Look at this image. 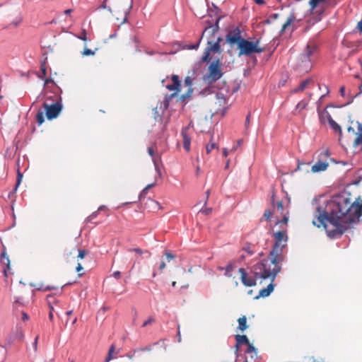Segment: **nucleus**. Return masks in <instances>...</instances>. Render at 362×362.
<instances>
[{
    "mask_svg": "<svg viewBox=\"0 0 362 362\" xmlns=\"http://www.w3.org/2000/svg\"><path fill=\"white\" fill-rule=\"evenodd\" d=\"M362 216V197H357L352 202L344 194L334 196L329 201L325 207L322 206L315 209L313 220L314 226H323L327 235L337 238L350 227L351 224L358 221Z\"/></svg>",
    "mask_w": 362,
    "mask_h": 362,
    "instance_id": "f257e3e1",
    "label": "nucleus"
},
{
    "mask_svg": "<svg viewBox=\"0 0 362 362\" xmlns=\"http://www.w3.org/2000/svg\"><path fill=\"white\" fill-rule=\"evenodd\" d=\"M286 245H274L269 257L254 265L252 272L257 279H269L274 281L281 269V262L285 255L283 250Z\"/></svg>",
    "mask_w": 362,
    "mask_h": 362,
    "instance_id": "f03ea898",
    "label": "nucleus"
},
{
    "mask_svg": "<svg viewBox=\"0 0 362 362\" xmlns=\"http://www.w3.org/2000/svg\"><path fill=\"white\" fill-rule=\"evenodd\" d=\"M260 38H258L254 41H249L244 38L237 45V48L239 50L238 56L250 57L255 53L260 54L264 52L265 48L260 46Z\"/></svg>",
    "mask_w": 362,
    "mask_h": 362,
    "instance_id": "7ed1b4c3",
    "label": "nucleus"
},
{
    "mask_svg": "<svg viewBox=\"0 0 362 362\" xmlns=\"http://www.w3.org/2000/svg\"><path fill=\"white\" fill-rule=\"evenodd\" d=\"M316 47L308 45L305 50L300 55L297 66L300 71L308 72L311 69L310 56L315 52Z\"/></svg>",
    "mask_w": 362,
    "mask_h": 362,
    "instance_id": "20e7f679",
    "label": "nucleus"
},
{
    "mask_svg": "<svg viewBox=\"0 0 362 362\" xmlns=\"http://www.w3.org/2000/svg\"><path fill=\"white\" fill-rule=\"evenodd\" d=\"M332 160L329 150H325L318 153L317 155V161L312 166L311 171L313 173L325 171L329 165V161Z\"/></svg>",
    "mask_w": 362,
    "mask_h": 362,
    "instance_id": "39448f33",
    "label": "nucleus"
},
{
    "mask_svg": "<svg viewBox=\"0 0 362 362\" xmlns=\"http://www.w3.org/2000/svg\"><path fill=\"white\" fill-rule=\"evenodd\" d=\"M221 65V63L218 59L213 62L209 66V73L204 76V81L211 83L220 79L223 76Z\"/></svg>",
    "mask_w": 362,
    "mask_h": 362,
    "instance_id": "423d86ee",
    "label": "nucleus"
},
{
    "mask_svg": "<svg viewBox=\"0 0 362 362\" xmlns=\"http://www.w3.org/2000/svg\"><path fill=\"white\" fill-rule=\"evenodd\" d=\"M222 41V38L218 37L217 38L216 42H213L211 41H208V46L206 48L204 53L202 57V62H209L211 60L210 53L211 52L221 54L222 52V49L221 48L220 42Z\"/></svg>",
    "mask_w": 362,
    "mask_h": 362,
    "instance_id": "0eeeda50",
    "label": "nucleus"
},
{
    "mask_svg": "<svg viewBox=\"0 0 362 362\" xmlns=\"http://www.w3.org/2000/svg\"><path fill=\"white\" fill-rule=\"evenodd\" d=\"M43 106L46 112V117L48 119H53L57 117L62 109L61 100L57 101L52 105H48L46 103H44Z\"/></svg>",
    "mask_w": 362,
    "mask_h": 362,
    "instance_id": "6e6552de",
    "label": "nucleus"
},
{
    "mask_svg": "<svg viewBox=\"0 0 362 362\" xmlns=\"http://www.w3.org/2000/svg\"><path fill=\"white\" fill-rule=\"evenodd\" d=\"M242 32L238 27L230 30L226 36V42L232 47L238 45L244 38L242 37Z\"/></svg>",
    "mask_w": 362,
    "mask_h": 362,
    "instance_id": "1a4fd4ad",
    "label": "nucleus"
},
{
    "mask_svg": "<svg viewBox=\"0 0 362 362\" xmlns=\"http://www.w3.org/2000/svg\"><path fill=\"white\" fill-rule=\"evenodd\" d=\"M172 83L166 86V88L170 91H174V93L171 95V98L176 96L178 93L180 91L181 88V81L179 79V76L177 75H173L171 76Z\"/></svg>",
    "mask_w": 362,
    "mask_h": 362,
    "instance_id": "9d476101",
    "label": "nucleus"
},
{
    "mask_svg": "<svg viewBox=\"0 0 362 362\" xmlns=\"http://www.w3.org/2000/svg\"><path fill=\"white\" fill-rule=\"evenodd\" d=\"M238 272L240 274L241 281L245 286H253L256 285V279H258L257 278L254 279L249 276L247 272L243 268L239 269ZM255 277L256 276H255Z\"/></svg>",
    "mask_w": 362,
    "mask_h": 362,
    "instance_id": "9b49d317",
    "label": "nucleus"
},
{
    "mask_svg": "<svg viewBox=\"0 0 362 362\" xmlns=\"http://www.w3.org/2000/svg\"><path fill=\"white\" fill-rule=\"evenodd\" d=\"M274 237L275 239L274 245H286V243L288 240V236L286 235V230H282L276 232L274 234Z\"/></svg>",
    "mask_w": 362,
    "mask_h": 362,
    "instance_id": "f8f14e48",
    "label": "nucleus"
},
{
    "mask_svg": "<svg viewBox=\"0 0 362 362\" xmlns=\"http://www.w3.org/2000/svg\"><path fill=\"white\" fill-rule=\"evenodd\" d=\"M276 210L277 212H279L283 215V218L281 221H278L277 223H284L287 224L288 221V212L286 214H284V204L281 201L277 202L276 204Z\"/></svg>",
    "mask_w": 362,
    "mask_h": 362,
    "instance_id": "ddd939ff",
    "label": "nucleus"
},
{
    "mask_svg": "<svg viewBox=\"0 0 362 362\" xmlns=\"http://www.w3.org/2000/svg\"><path fill=\"white\" fill-rule=\"evenodd\" d=\"M318 117L321 124H325L327 122H329L332 119L331 115L326 109L318 110Z\"/></svg>",
    "mask_w": 362,
    "mask_h": 362,
    "instance_id": "4468645a",
    "label": "nucleus"
},
{
    "mask_svg": "<svg viewBox=\"0 0 362 362\" xmlns=\"http://www.w3.org/2000/svg\"><path fill=\"white\" fill-rule=\"evenodd\" d=\"M1 262L3 265L6 266L4 268V276L6 277L8 276V272L11 270V264L10 259L4 251L1 253Z\"/></svg>",
    "mask_w": 362,
    "mask_h": 362,
    "instance_id": "2eb2a0df",
    "label": "nucleus"
},
{
    "mask_svg": "<svg viewBox=\"0 0 362 362\" xmlns=\"http://www.w3.org/2000/svg\"><path fill=\"white\" fill-rule=\"evenodd\" d=\"M356 138L354 140L353 146L354 148L360 147L362 150V126L358 125V131L356 133Z\"/></svg>",
    "mask_w": 362,
    "mask_h": 362,
    "instance_id": "dca6fc26",
    "label": "nucleus"
},
{
    "mask_svg": "<svg viewBox=\"0 0 362 362\" xmlns=\"http://www.w3.org/2000/svg\"><path fill=\"white\" fill-rule=\"evenodd\" d=\"M273 282L274 281H271L270 284L267 286V288L261 289L259 291V295L256 296L255 298L258 299L260 297L265 298L269 296L274 290V286L273 284Z\"/></svg>",
    "mask_w": 362,
    "mask_h": 362,
    "instance_id": "f3484780",
    "label": "nucleus"
},
{
    "mask_svg": "<svg viewBox=\"0 0 362 362\" xmlns=\"http://www.w3.org/2000/svg\"><path fill=\"white\" fill-rule=\"evenodd\" d=\"M187 128L182 129L181 134L183 138V147L187 151L190 150V138L187 134Z\"/></svg>",
    "mask_w": 362,
    "mask_h": 362,
    "instance_id": "a211bd4d",
    "label": "nucleus"
},
{
    "mask_svg": "<svg viewBox=\"0 0 362 362\" xmlns=\"http://www.w3.org/2000/svg\"><path fill=\"white\" fill-rule=\"evenodd\" d=\"M296 21V16L293 13H291L287 18L286 22L283 24L280 33H283L286 29Z\"/></svg>",
    "mask_w": 362,
    "mask_h": 362,
    "instance_id": "6ab92c4d",
    "label": "nucleus"
},
{
    "mask_svg": "<svg viewBox=\"0 0 362 362\" xmlns=\"http://www.w3.org/2000/svg\"><path fill=\"white\" fill-rule=\"evenodd\" d=\"M216 103H218L220 107H224L227 103V98L225 96V95L222 93H216Z\"/></svg>",
    "mask_w": 362,
    "mask_h": 362,
    "instance_id": "aec40b11",
    "label": "nucleus"
},
{
    "mask_svg": "<svg viewBox=\"0 0 362 362\" xmlns=\"http://www.w3.org/2000/svg\"><path fill=\"white\" fill-rule=\"evenodd\" d=\"M311 81H312V80L310 78L303 81L297 88H296L295 89H293L292 90V93H295L298 91L304 90L307 88L308 84H310L311 83Z\"/></svg>",
    "mask_w": 362,
    "mask_h": 362,
    "instance_id": "412c9836",
    "label": "nucleus"
},
{
    "mask_svg": "<svg viewBox=\"0 0 362 362\" xmlns=\"http://www.w3.org/2000/svg\"><path fill=\"white\" fill-rule=\"evenodd\" d=\"M235 339L237 341V344H236L237 348H238V344H249L250 341H249L248 338L247 337V336H245V335L238 334L235 336Z\"/></svg>",
    "mask_w": 362,
    "mask_h": 362,
    "instance_id": "4be33fe9",
    "label": "nucleus"
},
{
    "mask_svg": "<svg viewBox=\"0 0 362 362\" xmlns=\"http://www.w3.org/2000/svg\"><path fill=\"white\" fill-rule=\"evenodd\" d=\"M192 85V80L190 76H187L185 78V86L189 87V89H188V93L187 94V96H189L192 92V88H191ZM186 98V95H182V98L185 99Z\"/></svg>",
    "mask_w": 362,
    "mask_h": 362,
    "instance_id": "5701e85b",
    "label": "nucleus"
},
{
    "mask_svg": "<svg viewBox=\"0 0 362 362\" xmlns=\"http://www.w3.org/2000/svg\"><path fill=\"white\" fill-rule=\"evenodd\" d=\"M238 329L242 332L245 330L247 327V318L245 316H243L240 317L238 320Z\"/></svg>",
    "mask_w": 362,
    "mask_h": 362,
    "instance_id": "b1692460",
    "label": "nucleus"
},
{
    "mask_svg": "<svg viewBox=\"0 0 362 362\" xmlns=\"http://www.w3.org/2000/svg\"><path fill=\"white\" fill-rule=\"evenodd\" d=\"M151 351V349L148 347L139 349L134 350L133 352H129V353L127 354L126 356L129 359L132 360V359H133V358L134 357L136 354H139L141 351Z\"/></svg>",
    "mask_w": 362,
    "mask_h": 362,
    "instance_id": "393cba45",
    "label": "nucleus"
},
{
    "mask_svg": "<svg viewBox=\"0 0 362 362\" xmlns=\"http://www.w3.org/2000/svg\"><path fill=\"white\" fill-rule=\"evenodd\" d=\"M115 351V345L112 344L108 350L107 355L105 359V362H110L112 359H113L115 357L113 356V353Z\"/></svg>",
    "mask_w": 362,
    "mask_h": 362,
    "instance_id": "a878e982",
    "label": "nucleus"
},
{
    "mask_svg": "<svg viewBox=\"0 0 362 362\" xmlns=\"http://www.w3.org/2000/svg\"><path fill=\"white\" fill-rule=\"evenodd\" d=\"M329 124L330 127H332V129L335 132H339L340 135L341 134V129L340 126L333 119H332L329 122Z\"/></svg>",
    "mask_w": 362,
    "mask_h": 362,
    "instance_id": "bb28decb",
    "label": "nucleus"
},
{
    "mask_svg": "<svg viewBox=\"0 0 362 362\" xmlns=\"http://www.w3.org/2000/svg\"><path fill=\"white\" fill-rule=\"evenodd\" d=\"M216 149L218 151V147L216 143L211 141L206 146V151L207 154H209L213 150Z\"/></svg>",
    "mask_w": 362,
    "mask_h": 362,
    "instance_id": "cd10ccee",
    "label": "nucleus"
},
{
    "mask_svg": "<svg viewBox=\"0 0 362 362\" xmlns=\"http://www.w3.org/2000/svg\"><path fill=\"white\" fill-rule=\"evenodd\" d=\"M47 302L49 307L53 306L59 303V300H57L55 297L52 295H48L47 297Z\"/></svg>",
    "mask_w": 362,
    "mask_h": 362,
    "instance_id": "c85d7f7f",
    "label": "nucleus"
},
{
    "mask_svg": "<svg viewBox=\"0 0 362 362\" xmlns=\"http://www.w3.org/2000/svg\"><path fill=\"white\" fill-rule=\"evenodd\" d=\"M155 186V183H151L148 185L139 194V199L141 200V199L145 198L149 189Z\"/></svg>",
    "mask_w": 362,
    "mask_h": 362,
    "instance_id": "c756f323",
    "label": "nucleus"
},
{
    "mask_svg": "<svg viewBox=\"0 0 362 362\" xmlns=\"http://www.w3.org/2000/svg\"><path fill=\"white\" fill-rule=\"evenodd\" d=\"M127 250L129 252H134L136 254H137L139 255H142L144 253H148L149 255V256H151V253L148 251H147V250L144 251L139 247L129 248Z\"/></svg>",
    "mask_w": 362,
    "mask_h": 362,
    "instance_id": "7c9ffc66",
    "label": "nucleus"
},
{
    "mask_svg": "<svg viewBox=\"0 0 362 362\" xmlns=\"http://www.w3.org/2000/svg\"><path fill=\"white\" fill-rule=\"evenodd\" d=\"M36 121L38 123L39 125H41L44 121V114L42 111H39L36 115Z\"/></svg>",
    "mask_w": 362,
    "mask_h": 362,
    "instance_id": "2f4dec72",
    "label": "nucleus"
},
{
    "mask_svg": "<svg viewBox=\"0 0 362 362\" xmlns=\"http://www.w3.org/2000/svg\"><path fill=\"white\" fill-rule=\"evenodd\" d=\"M325 0H310L309 5L312 10H314L320 3L324 2Z\"/></svg>",
    "mask_w": 362,
    "mask_h": 362,
    "instance_id": "473e14b6",
    "label": "nucleus"
},
{
    "mask_svg": "<svg viewBox=\"0 0 362 362\" xmlns=\"http://www.w3.org/2000/svg\"><path fill=\"white\" fill-rule=\"evenodd\" d=\"M40 69H41V72H42V74L39 76V77L40 78H44V77L46 76L47 74V68H46V64H45V62H43L42 64H41V67H40Z\"/></svg>",
    "mask_w": 362,
    "mask_h": 362,
    "instance_id": "72a5a7b5",
    "label": "nucleus"
},
{
    "mask_svg": "<svg viewBox=\"0 0 362 362\" xmlns=\"http://www.w3.org/2000/svg\"><path fill=\"white\" fill-rule=\"evenodd\" d=\"M307 105H308V102L303 100L297 104L296 109L301 110L306 108Z\"/></svg>",
    "mask_w": 362,
    "mask_h": 362,
    "instance_id": "f704fd0d",
    "label": "nucleus"
},
{
    "mask_svg": "<svg viewBox=\"0 0 362 362\" xmlns=\"http://www.w3.org/2000/svg\"><path fill=\"white\" fill-rule=\"evenodd\" d=\"M22 177H23V175L20 173L19 170H18V175H17V180H16V187H15V190H16V189L18 188V187L20 185L21 181H22Z\"/></svg>",
    "mask_w": 362,
    "mask_h": 362,
    "instance_id": "c9c22d12",
    "label": "nucleus"
},
{
    "mask_svg": "<svg viewBox=\"0 0 362 362\" xmlns=\"http://www.w3.org/2000/svg\"><path fill=\"white\" fill-rule=\"evenodd\" d=\"M233 269V266L231 264H228L225 269V270H226L225 275L228 277H230L231 272H232Z\"/></svg>",
    "mask_w": 362,
    "mask_h": 362,
    "instance_id": "e433bc0d",
    "label": "nucleus"
},
{
    "mask_svg": "<svg viewBox=\"0 0 362 362\" xmlns=\"http://www.w3.org/2000/svg\"><path fill=\"white\" fill-rule=\"evenodd\" d=\"M272 215L273 212L268 209L264 211L263 217L264 218L265 220H269Z\"/></svg>",
    "mask_w": 362,
    "mask_h": 362,
    "instance_id": "4c0bfd02",
    "label": "nucleus"
},
{
    "mask_svg": "<svg viewBox=\"0 0 362 362\" xmlns=\"http://www.w3.org/2000/svg\"><path fill=\"white\" fill-rule=\"evenodd\" d=\"M82 54L83 56H90V55H94L95 54V52L91 50L90 49H88V48H85L83 52H82Z\"/></svg>",
    "mask_w": 362,
    "mask_h": 362,
    "instance_id": "58836bf2",
    "label": "nucleus"
},
{
    "mask_svg": "<svg viewBox=\"0 0 362 362\" xmlns=\"http://www.w3.org/2000/svg\"><path fill=\"white\" fill-rule=\"evenodd\" d=\"M88 254V251L86 250H80L78 251V256H77V258L78 259H83L85 257V256Z\"/></svg>",
    "mask_w": 362,
    "mask_h": 362,
    "instance_id": "ea45409f",
    "label": "nucleus"
},
{
    "mask_svg": "<svg viewBox=\"0 0 362 362\" xmlns=\"http://www.w3.org/2000/svg\"><path fill=\"white\" fill-rule=\"evenodd\" d=\"M77 37L83 41H87L86 31V30H83L81 35L77 36Z\"/></svg>",
    "mask_w": 362,
    "mask_h": 362,
    "instance_id": "a19ab883",
    "label": "nucleus"
},
{
    "mask_svg": "<svg viewBox=\"0 0 362 362\" xmlns=\"http://www.w3.org/2000/svg\"><path fill=\"white\" fill-rule=\"evenodd\" d=\"M83 269L82 265L81 263H78L76 267V271L78 272V276L79 277L82 276L83 275V273H81V272Z\"/></svg>",
    "mask_w": 362,
    "mask_h": 362,
    "instance_id": "79ce46f5",
    "label": "nucleus"
},
{
    "mask_svg": "<svg viewBox=\"0 0 362 362\" xmlns=\"http://www.w3.org/2000/svg\"><path fill=\"white\" fill-rule=\"evenodd\" d=\"M244 251L247 252L248 255H252L254 254L253 250H252V247L250 245H247V246L244 247L243 248Z\"/></svg>",
    "mask_w": 362,
    "mask_h": 362,
    "instance_id": "37998d69",
    "label": "nucleus"
},
{
    "mask_svg": "<svg viewBox=\"0 0 362 362\" xmlns=\"http://www.w3.org/2000/svg\"><path fill=\"white\" fill-rule=\"evenodd\" d=\"M17 331H18V334L16 338L19 340H22L24 337L23 329L21 328H19V329H18Z\"/></svg>",
    "mask_w": 362,
    "mask_h": 362,
    "instance_id": "c03bdc74",
    "label": "nucleus"
},
{
    "mask_svg": "<svg viewBox=\"0 0 362 362\" xmlns=\"http://www.w3.org/2000/svg\"><path fill=\"white\" fill-rule=\"evenodd\" d=\"M49 319L50 321H53V318H54L53 313L54 311V307L51 306V307H49Z\"/></svg>",
    "mask_w": 362,
    "mask_h": 362,
    "instance_id": "a18cd8bd",
    "label": "nucleus"
},
{
    "mask_svg": "<svg viewBox=\"0 0 362 362\" xmlns=\"http://www.w3.org/2000/svg\"><path fill=\"white\" fill-rule=\"evenodd\" d=\"M247 353H252V352L256 351V349L255 348V346H253L252 344H251L250 342H249V344H247Z\"/></svg>",
    "mask_w": 362,
    "mask_h": 362,
    "instance_id": "49530a36",
    "label": "nucleus"
},
{
    "mask_svg": "<svg viewBox=\"0 0 362 362\" xmlns=\"http://www.w3.org/2000/svg\"><path fill=\"white\" fill-rule=\"evenodd\" d=\"M155 321L154 318L150 317L148 320L145 321L142 325L143 327H146L147 325L153 323Z\"/></svg>",
    "mask_w": 362,
    "mask_h": 362,
    "instance_id": "de8ad7c7",
    "label": "nucleus"
},
{
    "mask_svg": "<svg viewBox=\"0 0 362 362\" xmlns=\"http://www.w3.org/2000/svg\"><path fill=\"white\" fill-rule=\"evenodd\" d=\"M21 17L19 16L16 21L12 22L11 24L13 25L14 27H17L21 22Z\"/></svg>",
    "mask_w": 362,
    "mask_h": 362,
    "instance_id": "09e8293b",
    "label": "nucleus"
},
{
    "mask_svg": "<svg viewBox=\"0 0 362 362\" xmlns=\"http://www.w3.org/2000/svg\"><path fill=\"white\" fill-rule=\"evenodd\" d=\"M211 208H206L205 209H202L200 211L205 215H209L211 214Z\"/></svg>",
    "mask_w": 362,
    "mask_h": 362,
    "instance_id": "8fccbe9b",
    "label": "nucleus"
},
{
    "mask_svg": "<svg viewBox=\"0 0 362 362\" xmlns=\"http://www.w3.org/2000/svg\"><path fill=\"white\" fill-rule=\"evenodd\" d=\"M211 28L213 33H216L218 30V25H216V27H209L205 28L204 31L203 32L202 35L204 34L205 32H206L209 29Z\"/></svg>",
    "mask_w": 362,
    "mask_h": 362,
    "instance_id": "3c124183",
    "label": "nucleus"
},
{
    "mask_svg": "<svg viewBox=\"0 0 362 362\" xmlns=\"http://www.w3.org/2000/svg\"><path fill=\"white\" fill-rule=\"evenodd\" d=\"M165 255L168 262L175 258V256L168 252H165Z\"/></svg>",
    "mask_w": 362,
    "mask_h": 362,
    "instance_id": "603ef678",
    "label": "nucleus"
},
{
    "mask_svg": "<svg viewBox=\"0 0 362 362\" xmlns=\"http://www.w3.org/2000/svg\"><path fill=\"white\" fill-rule=\"evenodd\" d=\"M38 339H39V336L37 335L35 339V341L33 342V347H34V350L35 351H37V341H38Z\"/></svg>",
    "mask_w": 362,
    "mask_h": 362,
    "instance_id": "864d4df0",
    "label": "nucleus"
},
{
    "mask_svg": "<svg viewBox=\"0 0 362 362\" xmlns=\"http://www.w3.org/2000/svg\"><path fill=\"white\" fill-rule=\"evenodd\" d=\"M166 267L165 262L162 261L159 265L158 269L162 272Z\"/></svg>",
    "mask_w": 362,
    "mask_h": 362,
    "instance_id": "5fc2aeb1",
    "label": "nucleus"
},
{
    "mask_svg": "<svg viewBox=\"0 0 362 362\" xmlns=\"http://www.w3.org/2000/svg\"><path fill=\"white\" fill-rule=\"evenodd\" d=\"M112 276L116 278V279H119L120 276H121V272H119V271H117V272H115L113 274H112Z\"/></svg>",
    "mask_w": 362,
    "mask_h": 362,
    "instance_id": "6e6d98bb",
    "label": "nucleus"
},
{
    "mask_svg": "<svg viewBox=\"0 0 362 362\" xmlns=\"http://www.w3.org/2000/svg\"><path fill=\"white\" fill-rule=\"evenodd\" d=\"M29 319V316L27 313H25V312H23L22 313V320L23 321H25V320H28Z\"/></svg>",
    "mask_w": 362,
    "mask_h": 362,
    "instance_id": "4d7b16f0",
    "label": "nucleus"
},
{
    "mask_svg": "<svg viewBox=\"0 0 362 362\" xmlns=\"http://www.w3.org/2000/svg\"><path fill=\"white\" fill-rule=\"evenodd\" d=\"M148 152L151 156L153 157L154 156V149L153 147H148Z\"/></svg>",
    "mask_w": 362,
    "mask_h": 362,
    "instance_id": "13d9d810",
    "label": "nucleus"
},
{
    "mask_svg": "<svg viewBox=\"0 0 362 362\" xmlns=\"http://www.w3.org/2000/svg\"><path fill=\"white\" fill-rule=\"evenodd\" d=\"M279 14L278 13H274L272 15L270 16V18L273 21L274 20H276L278 18H279Z\"/></svg>",
    "mask_w": 362,
    "mask_h": 362,
    "instance_id": "bf43d9fd",
    "label": "nucleus"
},
{
    "mask_svg": "<svg viewBox=\"0 0 362 362\" xmlns=\"http://www.w3.org/2000/svg\"><path fill=\"white\" fill-rule=\"evenodd\" d=\"M305 165V163H300V162L298 161V164L297 168L296 169V171L301 170V165Z\"/></svg>",
    "mask_w": 362,
    "mask_h": 362,
    "instance_id": "052dcab7",
    "label": "nucleus"
},
{
    "mask_svg": "<svg viewBox=\"0 0 362 362\" xmlns=\"http://www.w3.org/2000/svg\"><path fill=\"white\" fill-rule=\"evenodd\" d=\"M357 28L362 33V19L358 22Z\"/></svg>",
    "mask_w": 362,
    "mask_h": 362,
    "instance_id": "680f3d73",
    "label": "nucleus"
},
{
    "mask_svg": "<svg viewBox=\"0 0 362 362\" xmlns=\"http://www.w3.org/2000/svg\"><path fill=\"white\" fill-rule=\"evenodd\" d=\"M49 83H53V80L52 78H46L45 80V86L48 85Z\"/></svg>",
    "mask_w": 362,
    "mask_h": 362,
    "instance_id": "e2e57ef3",
    "label": "nucleus"
},
{
    "mask_svg": "<svg viewBox=\"0 0 362 362\" xmlns=\"http://www.w3.org/2000/svg\"><path fill=\"white\" fill-rule=\"evenodd\" d=\"M255 3L258 5H262L264 4V0H255Z\"/></svg>",
    "mask_w": 362,
    "mask_h": 362,
    "instance_id": "0e129e2a",
    "label": "nucleus"
},
{
    "mask_svg": "<svg viewBox=\"0 0 362 362\" xmlns=\"http://www.w3.org/2000/svg\"><path fill=\"white\" fill-rule=\"evenodd\" d=\"M344 93H345V88H344V86H341L340 88V93H341V95L342 96H344Z\"/></svg>",
    "mask_w": 362,
    "mask_h": 362,
    "instance_id": "69168bd1",
    "label": "nucleus"
},
{
    "mask_svg": "<svg viewBox=\"0 0 362 362\" xmlns=\"http://www.w3.org/2000/svg\"><path fill=\"white\" fill-rule=\"evenodd\" d=\"M228 150H227L226 148H224V149H223V156L224 157H227V156H228Z\"/></svg>",
    "mask_w": 362,
    "mask_h": 362,
    "instance_id": "338daca9",
    "label": "nucleus"
},
{
    "mask_svg": "<svg viewBox=\"0 0 362 362\" xmlns=\"http://www.w3.org/2000/svg\"><path fill=\"white\" fill-rule=\"evenodd\" d=\"M100 8H103V9L107 8V6H106V2H105V1H104L103 2V4H101V6H100Z\"/></svg>",
    "mask_w": 362,
    "mask_h": 362,
    "instance_id": "774afa93",
    "label": "nucleus"
}]
</instances>
